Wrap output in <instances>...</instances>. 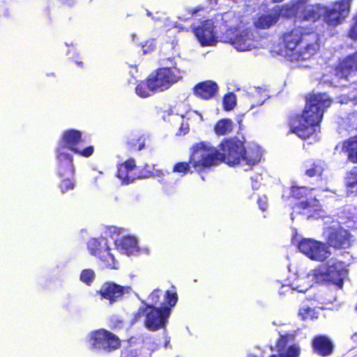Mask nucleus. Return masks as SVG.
I'll return each mask as SVG.
<instances>
[{"mask_svg":"<svg viewBox=\"0 0 357 357\" xmlns=\"http://www.w3.org/2000/svg\"><path fill=\"white\" fill-rule=\"evenodd\" d=\"M176 294L167 291L165 295V300L161 303L162 305L161 309L153 307L151 305L141 307L135 314L134 320L135 321L142 320L144 326L151 331L163 328L170 314V308L167 305L173 307L176 305Z\"/></svg>","mask_w":357,"mask_h":357,"instance_id":"obj_4","label":"nucleus"},{"mask_svg":"<svg viewBox=\"0 0 357 357\" xmlns=\"http://www.w3.org/2000/svg\"><path fill=\"white\" fill-rule=\"evenodd\" d=\"M233 130V123L229 119H222L217 122L214 131L218 135L229 134Z\"/></svg>","mask_w":357,"mask_h":357,"instance_id":"obj_29","label":"nucleus"},{"mask_svg":"<svg viewBox=\"0 0 357 357\" xmlns=\"http://www.w3.org/2000/svg\"><path fill=\"white\" fill-rule=\"evenodd\" d=\"M220 151V162L223 161L229 165L238 164L241 161L244 146L240 140L231 139L222 142Z\"/></svg>","mask_w":357,"mask_h":357,"instance_id":"obj_13","label":"nucleus"},{"mask_svg":"<svg viewBox=\"0 0 357 357\" xmlns=\"http://www.w3.org/2000/svg\"><path fill=\"white\" fill-rule=\"evenodd\" d=\"M88 248L91 254L98 257L106 266L116 268L114 255L110 252L107 241L105 238L90 239Z\"/></svg>","mask_w":357,"mask_h":357,"instance_id":"obj_14","label":"nucleus"},{"mask_svg":"<svg viewBox=\"0 0 357 357\" xmlns=\"http://www.w3.org/2000/svg\"><path fill=\"white\" fill-rule=\"evenodd\" d=\"M130 291L129 287H123L113 282H105L101 287L98 293L102 298L109 301V304L119 301L124 294Z\"/></svg>","mask_w":357,"mask_h":357,"instance_id":"obj_18","label":"nucleus"},{"mask_svg":"<svg viewBox=\"0 0 357 357\" xmlns=\"http://www.w3.org/2000/svg\"><path fill=\"white\" fill-rule=\"evenodd\" d=\"M281 9H273L271 13L261 15L255 20V24L259 29H268L277 22Z\"/></svg>","mask_w":357,"mask_h":357,"instance_id":"obj_23","label":"nucleus"},{"mask_svg":"<svg viewBox=\"0 0 357 357\" xmlns=\"http://www.w3.org/2000/svg\"><path fill=\"white\" fill-rule=\"evenodd\" d=\"M283 46L274 52L291 61L306 60L319 49L318 36L314 33L302 35L300 30L294 29L284 35Z\"/></svg>","mask_w":357,"mask_h":357,"instance_id":"obj_2","label":"nucleus"},{"mask_svg":"<svg viewBox=\"0 0 357 357\" xmlns=\"http://www.w3.org/2000/svg\"><path fill=\"white\" fill-rule=\"evenodd\" d=\"M339 147L342 151L348 153V158L351 161L357 162V136L351 137L342 144H338L336 149Z\"/></svg>","mask_w":357,"mask_h":357,"instance_id":"obj_28","label":"nucleus"},{"mask_svg":"<svg viewBox=\"0 0 357 357\" xmlns=\"http://www.w3.org/2000/svg\"><path fill=\"white\" fill-rule=\"evenodd\" d=\"M61 190L62 192H66L69 190H72L74 188L73 183L68 178L66 179L63 180L61 184L60 185Z\"/></svg>","mask_w":357,"mask_h":357,"instance_id":"obj_39","label":"nucleus"},{"mask_svg":"<svg viewBox=\"0 0 357 357\" xmlns=\"http://www.w3.org/2000/svg\"><path fill=\"white\" fill-rule=\"evenodd\" d=\"M135 167V162L133 160H129L125 163L121 165L118 169L117 176L122 180L124 183H130L135 179L132 175V171Z\"/></svg>","mask_w":357,"mask_h":357,"instance_id":"obj_27","label":"nucleus"},{"mask_svg":"<svg viewBox=\"0 0 357 357\" xmlns=\"http://www.w3.org/2000/svg\"><path fill=\"white\" fill-rule=\"evenodd\" d=\"M252 187L255 188H257V185H252Z\"/></svg>","mask_w":357,"mask_h":357,"instance_id":"obj_45","label":"nucleus"},{"mask_svg":"<svg viewBox=\"0 0 357 357\" xmlns=\"http://www.w3.org/2000/svg\"><path fill=\"white\" fill-rule=\"evenodd\" d=\"M222 20L227 28L220 40L230 43L238 51H250L255 48L257 41L254 33L248 29L240 31L242 24L239 17L233 13H225Z\"/></svg>","mask_w":357,"mask_h":357,"instance_id":"obj_3","label":"nucleus"},{"mask_svg":"<svg viewBox=\"0 0 357 357\" xmlns=\"http://www.w3.org/2000/svg\"><path fill=\"white\" fill-rule=\"evenodd\" d=\"M147 15L148 16H151V13L150 12H147Z\"/></svg>","mask_w":357,"mask_h":357,"instance_id":"obj_44","label":"nucleus"},{"mask_svg":"<svg viewBox=\"0 0 357 357\" xmlns=\"http://www.w3.org/2000/svg\"><path fill=\"white\" fill-rule=\"evenodd\" d=\"M135 91L142 98L149 97L151 95V92H155V90L150 89L149 86V78L146 82H139L136 86Z\"/></svg>","mask_w":357,"mask_h":357,"instance_id":"obj_31","label":"nucleus"},{"mask_svg":"<svg viewBox=\"0 0 357 357\" xmlns=\"http://www.w3.org/2000/svg\"><path fill=\"white\" fill-rule=\"evenodd\" d=\"M294 341V335H281L275 346L277 354L271 357H298L301 349L298 344H291Z\"/></svg>","mask_w":357,"mask_h":357,"instance_id":"obj_16","label":"nucleus"},{"mask_svg":"<svg viewBox=\"0 0 357 357\" xmlns=\"http://www.w3.org/2000/svg\"><path fill=\"white\" fill-rule=\"evenodd\" d=\"M221 155L215 148L208 142H199L191 149L190 163L196 170L217 165L220 162Z\"/></svg>","mask_w":357,"mask_h":357,"instance_id":"obj_5","label":"nucleus"},{"mask_svg":"<svg viewBox=\"0 0 357 357\" xmlns=\"http://www.w3.org/2000/svg\"><path fill=\"white\" fill-rule=\"evenodd\" d=\"M214 28L213 22L207 20L195 30V34L202 46L215 45L219 41Z\"/></svg>","mask_w":357,"mask_h":357,"instance_id":"obj_17","label":"nucleus"},{"mask_svg":"<svg viewBox=\"0 0 357 357\" xmlns=\"http://www.w3.org/2000/svg\"><path fill=\"white\" fill-rule=\"evenodd\" d=\"M182 79L181 71L176 66L160 68L149 76V86L156 92L164 91Z\"/></svg>","mask_w":357,"mask_h":357,"instance_id":"obj_6","label":"nucleus"},{"mask_svg":"<svg viewBox=\"0 0 357 357\" xmlns=\"http://www.w3.org/2000/svg\"><path fill=\"white\" fill-rule=\"evenodd\" d=\"M84 140L82 139L81 132L75 130H70L63 132L60 145L58 148V152L61 149V152H65V149H68L75 153L79 154L84 157H89L93 153V147L88 146L82 149V143Z\"/></svg>","mask_w":357,"mask_h":357,"instance_id":"obj_9","label":"nucleus"},{"mask_svg":"<svg viewBox=\"0 0 357 357\" xmlns=\"http://www.w3.org/2000/svg\"><path fill=\"white\" fill-rule=\"evenodd\" d=\"M349 36L354 40L357 39V15L354 18V24L349 32Z\"/></svg>","mask_w":357,"mask_h":357,"instance_id":"obj_40","label":"nucleus"},{"mask_svg":"<svg viewBox=\"0 0 357 357\" xmlns=\"http://www.w3.org/2000/svg\"><path fill=\"white\" fill-rule=\"evenodd\" d=\"M307 0H299L296 5L291 7L287 6L281 8L282 15L291 17L295 15L299 21H312L314 22L324 15L326 12V8L320 4L306 5Z\"/></svg>","mask_w":357,"mask_h":357,"instance_id":"obj_7","label":"nucleus"},{"mask_svg":"<svg viewBox=\"0 0 357 357\" xmlns=\"http://www.w3.org/2000/svg\"><path fill=\"white\" fill-rule=\"evenodd\" d=\"M224 107L226 110H231L236 105V96L234 93L226 95L223 100Z\"/></svg>","mask_w":357,"mask_h":357,"instance_id":"obj_35","label":"nucleus"},{"mask_svg":"<svg viewBox=\"0 0 357 357\" xmlns=\"http://www.w3.org/2000/svg\"><path fill=\"white\" fill-rule=\"evenodd\" d=\"M89 344L93 349L109 351L120 346L117 336L105 329H99L89 334Z\"/></svg>","mask_w":357,"mask_h":357,"instance_id":"obj_11","label":"nucleus"},{"mask_svg":"<svg viewBox=\"0 0 357 357\" xmlns=\"http://www.w3.org/2000/svg\"><path fill=\"white\" fill-rule=\"evenodd\" d=\"M274 2L282 1V0H272Z\"/></svg>","mask_w":357,"mask_h":357,"instance_id":"obj_43","label":"nucleus"},{"mask_svg":"<svg viewBox=\"0 0 357 357\" xmlns=\"http://www.w3.org/2000/svg\"><path fill=\"white\" fill-rule=\"evenodd\" d=\"M331 102V98L326 93L310 95L302 116L291 123L292 132L303 139L312 135L319 128L324 112Z\"/></svg>","mask_w":357,"mask_h":357,"instance_id":"obj_1","label":"nucleus"},{"mask_svg":"<svg viewBox=\"0 0 357 357\" xmlns=\"http://www.w3.org/2000/svg\"><path fill=\"white\" fill-rule=\"evenodd\" d=\"M298 315L303 320L312 319L317 317V312L310 307L303 305L299 310Z\"/></svg>","mask_w":357,"mask_h":357,"instance_id":"obj_33","label":"nucleus"},{"mask_svg":"<svg viewBox=\"0 0 357 357\" xmlns=\"http://www.w3.org/2000/svg\"><path fill=\"white\" fill-rule=\"evenodd\" d=\"M291 192L292 196L298 199L302 197L303 195H308L310 194V191L305 187L303 186H293L291 189Z\"/></svg>","mask_w":357,"mask_h":357,"instance_id":"obj_36","label":"nucleus"},{"mask_svg":"<svg viewBox=\"0 0 357 357\" xmlns=\"http://www.w3.org/2000/svg\"><path fill=\"white\" fill-rule=\"evenodd\" d=\"M160 290H154L149 296V299L152 301L153 304H157L159 301Z\"/></svg>","mask_w":357,"mask_h":357,"instance_id":"obj_41","label":"nucleus"},{"mask_svg":"<svg viewBox=\"0 0 357 357\" xmlns=\"http://www.w3.org/2000/svg\"><path fill=\"white\" fill-rule=\"evenodd\" d=\"M191 167H192V165L190 163V162L188 163L178 162L177 164H176L174 165V167L173 168V172L185 174L187 172L190 171Z\"/></svg>","mask_w":357,"mask_h":357,"instance_id":"obj_38","label":"nucleus"},{"mask_svg":"<svg viewBox=\"0 0 357 357\" xmlns=\"http://www.w3.org/2000/svg\"><path fill=\"white\" fill-rule=\"evenodd\" d=\"M218 86L213 81L208 80L201 82L195 86V93L204 99H209L215 96L218 91Z\"/></svg>","mask_w":357,"mask_h":357,"instance_id":"obj_22","label":"nucleus"},{"mask_svg":"<svg viewBox=\"0 0 357 357\" xmlns=\"http://www.w3.org/2000/svg\"><path fill=\"white\" fill-rule=\"evenodd\" d=\"M352 0H342L334 3L331 8H326L324 13V21L330 25L336 26L347 17Z\"/></svg>","mask_w":357,"mask_h":357,"instance_id":"obj_15","label":"nucleus"},{"mask_svg":"<svg viewBox=\"0 0 357 357\" xmlns=\"http://www.w3.org/2000/svg\"><path fill=\"white\" fill-rule=\"evenodd\" d=\"M312 348L314 352L319 355L326 356L332 354L333 345L332 342L326 336L319 335L313 339Z\"/></svg>","mask_w":357,"mask_h":357,"instance_id":"obj_19","label":"nucleus"},{"mask_svg":"<svg viewBox=\"0 0 357 357\" xmlns=\"http://www.w3.org/2000/svg\"><path fill=\"white\" fill-rule=\"evenodd\" d=\"M315 282L314 277V270L306 275L296 278L291 283V287L298 292H305L312 286V282Z\"/></svg>","mask_w":357,"mask_h":357,"instance_id":"obj_25","label":"nucleus"},{"mask_svg":"<svg viewBox=\"0 0 357 357\" xmlns=\"http://www.w3.org/2000/svg\"><path fill=\"white\" fill-rule=\"evenodd\" d=\"M261 151L259 146L254 145L245 150L242 154L241 160L249 167L260 162Z\"/></svg>","mask_w":357,"mask_h":357,"instance_id":"obj_24","label":"nucleus"},{"mask_svg":"<svg viewBox=\"0 0 357 357\" xmlns=\"http://www.w3.org/2000/svg\"><path fill=\"white\" fill-rule=\"evenodd\" d=\"M347 192L351 195H357V172L354 171L350 173L347 181Z\"/></svg>","mask_w":357,"mask_h":357,"instance_id":"obj_32","label":"nucleus"},{"mask_svg":"<svg viewBox=\"0 0 357 357\" xmlns=\"http://www.w3.org/2000/svg\"><path fill=\"white\" fill-rule=\"evenodd\" d=\"M59 174L60 176L69 177L74 173L72 158L66 152H61V149L58 152Z\"/></svg>","mask_w":357,"mask_h":357,"instance_id":"obj_21","label":"nucleus"},{"mask_svg":"<svg viewBox=\"0 0 357 357\" xmlns=\"http://www.w3.org/2000/svg\"><path fill=\"white\" fill-rule=\"evenodd\" d=\"M317 206L318 201L316 199H309L307 201H302L298 204V207L304 210L308 208L316 210Z\"/></svg>","mask_w":357,"mask_h":357,"instance_id":"obj_37","label":"nucleus"},{"mask_svg":"<svg viewBox=\"0 0 357 357\" xmlns=\"http://www.w3.org/2000/svg\"><path fill=\"white\" fill-rule=\"evenodd\" d=\"M346 274L344 264L335 259H331L326 264H322L314 270L315 282L331 281L339 284Z\"/></svg>","mask_w":357,"mask_h":357,"instance_id":"obj_8","label":"nucleus"},{"mask_svg":"<svg viewBox=\"0 0 357 357\" xmlns=\"http://www.w3.org/2000/svg\"><path fill=\"white\" fill-rule=\"evenodd\" d=\"M258 204L262 211H265L267 207V198L265 195L259 197L258 199Z\"/></svg>","mask_w":357,"mask_h":357,"instance_id":"obj_42","label":"nucleus"},{"mask_svg":"<svg viewBox=\"0 0 357 357\" xmlns=\"http://www.w3.org/2000/svg\"><path fill=\"white\" fill-rule=\"evenodd\" d=\"M137 239L133 236H126L115 241L117 250L128 255L137 251Z\"/></svg>","mask_w":357,"mask_h":357,"instance_id":"obj_26","label":"nucleus"},{"mask_svg":"<svg viewBox=\"0 0 357 357\" xmlns=\"http://www.w3.org/2000/svg\"><path fill=\"white\" fill-rule=\"evenodd\" d=\"M299 250L308 258L323 261L331 255L327 244L312 238H304L298 244Z\"/></svg>","mask_w":357,"mask_h":357,"instance_id":"obj_10","label":"nucleus"},{"mask_svg":"<svg viewBox=\"0 0 357 357\" xmlns=\"http://www.w3.org/2000/svg\"><path fill=\"white\" fill-rule=\"evenodd\" d=\"M357 70V52L347 56L335 69L336 75L340 78L347 77L351 71Z\"/></svg>","mask_w":357,"mask_h":357,"instance_id":"obj_20","label":"nucleus"},{"mask_svg":"<svg viewBox=\"0 0 357 357\" xmlns=\"http://www.w3.org/2000/svg\"><path fill=\"white\" fill-rule=\"evenodd\" d=\"M324 164L321 161H317L313 163L305 165V174L308 176H320L324 171Z\"/></svg>","mask_w":357,"mask_h":357,"instance_id":"obj_30","label":"nucleus"},{"mask_svg":"<svg viewBox=\"0 0 357 357\" xmlns=\"http://www.w3.org/2000/svg\"><path fill=\"white\" fill-rule=\"evenodd\" d=\"M95 278V273L91 269H86L82 271L80 275V280L83 282L90 284Z\"/></svg>","mask_w":357,"mask_h":357,"instance_id":"obj_34","label":"nucleus"},{"mask_svg":"<svg viewBox=\"0 0 357 357\" xmlns=\"http://www.w3.org/2000/svg\"><path fill=\"white\" fill-rule=\"evenodd\" d=\"M326 244L335 249H347L351 243V235L339 225L326 228L324 232Z\"/></svg>","mask_w":357,"mask_h":357,"instance_id":"obj_12","label":"nucleus"}]
</instances>
